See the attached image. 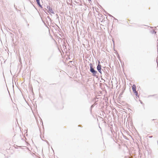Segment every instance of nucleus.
<instances>
[{
    "label": "nucleus",
    "instance_id": "6",
    "mask_svg": "<svg viewBox=\"0 0 158 158\" xmlns=\"http://www.w3.org/2000/svg\"><path fill=\"white\" fill-rule=\"evenodd\" d=\"M152 137V136L150 137Z\"/></svg>",
    "mask_w": 158,
    "mask_h": 158
},
{
    "label": "nucleus",
    "instance_id": "5",
    "mask_svg": "<svg viewBox=\"0 0 158 158\" xmlns=\"http://www.w3.org/2000/svg\"><path fill=\"white\" fill-rule=\"evenodd\" d=\"M36 0V2H37V3L38 4H40V0Z\"/></svg>",
    "mask_w": 158,
    "mask_h": 158
},
{
    "label": "nucleus",
    "instance_id": "2",
    "mask_svg": "<svg viewBox=\"0 0 158 158\" xmlns=\"http://www.w3.org/2000/svg\"><path fill=\"white\" fill-rule=\"evenodd\" d=\"M97 69L99 72L101 73V65L99 64L97 67Z\"/></svg>",
    "mask_w": 158,
    "mask_h": 158
},
{
    "label": "nucleus",
    "instance_id": "1",
    "mask_svg": "<svg viewBox=\"0 0 158 158\" xmlns=\"http://www.w3.org/2000/svg\"><path fill=\"white\" fill-rule=\"evenodd\" d=\"M90 71L92 73L94 76H95V75L96 74V71H95L94 69L93 68L92 64H90Z\"/></svg>",
    "mask_w": 158,
    "mask_h": 158
},
{
    "label": "nucleus",
    "instance_id": "4",
    "mask_svg": "<svg viewBox=\"0 0 158 158\" xmlns=\"http://www.w3.org/2000/svg\"><path fill=\"white\" fill-rule=\"evenodd\" d=\"M133 92L135 94L137 97H139V95H138V93L136 91H135V92Z\"/></svg>",
    "mask_w": 158,
    "mask_h": 158
},
{
    "label": "nucleus",
    "instance_id": "3",
    "mask_svg": "<svg viewBox=\"0 0 158 158\" xmlns=\"http://www.w3.org/2000/svg\"><path fill=\"white\" fill-rule=\"evenodd\" d=\"M132 89L133 92H135V91H136V87L135 85H133L132 86Z\"/></svg>",
    "mask_w": 158,
    "mask_h": 158
}]
</instances>
